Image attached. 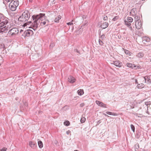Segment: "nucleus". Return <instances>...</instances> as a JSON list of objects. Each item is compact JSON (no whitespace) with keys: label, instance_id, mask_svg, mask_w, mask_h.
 I'll use <instances>...</instances> for the list:
<instances>
[{"label":"nucleus","instance_id":"1","mask_svg":"<svg viewBox=\"0 0 151 151\" xmlns=\"http://www.w3.org/2000/svg\"><path fill=\"white\" fill-rule=\"evenodd\" d=\"M45 16V14L42 13H40L39 14L33 15L32 17L33 21L32 23V21L25 23L28 20L30 16V13L27 10H26L23 12L22 15L19 17L18 18V20L22 23H24L23 25V26L24 27L26 26L27 24L31 23V25L29 28H31L34 31H35L38 27L40 20L42 21L43 17Z\"/></svg>","mask_w":151,"mask_h":151},{"label":"nucleus","instance_id":"3","mask_svg":"<svg viewBox=\"0 0 151 151\" xmlns=\"http://www.w3.org/2000/svg\"><path fill=\"white\" fill-rule=\"evenodd\" d=\"M9 19L8 18L4 17L1 14L0 18V25L2 26H6L9 23Z\"/></svg>","mask_w":151,"mask_h":151},{"label":"nucleus","instance_id":"48","mask_svg":"<svg viewBox=\"0 0 151 151\" xmlns=\"http://www.w3.org/2000/svg\"><path fill=\"white\" fill-rule=\"evenodd\" d=\"M105 116H108L106 114H105Z\"/></svg>","mask_w":151,"mask_h":151},{"label":"nucleus","instance_id":"37","mask_svg":"<svg viewBox=\"0 0 151 151\" xmlns=\"http://www.w3.org/2000/svg\"><path fill=\"white\" fill-rule=\"evenodd\" d=\"M54 46V42H51L50 43V47H52Z\"/></svg>","mask_w":151,"mask_h":151},{"label":"nucleus","instance_id":"12","mask_svg":"<svg viewBox=\"0 0 151 151\" xmlns=\"http://www.w3.org/2000/svg\"><path fill=\"white\" fill-rule=\"evenodd\" d=\"M143 78L145 80V82L147 83H149L151 82L150 79L148 76H145L143 77Z\"/></svg>","mask_w":151,"mask_h":151},{"label":"nucleus","instance_id":"32","mask_svg":"<svg viewBox=\"0 0 151 151\" xmlns=\"http://www.w3.org/2000/svg\"><path fill=\"white\" fill-rule=\"evenodd\" d=\"M139 148V145L138 144H136L135 145V150L136 149L138 150Z\"/></svg>","mask_w":151,"mask_h":151},{"label":"nucleus","instance_id":"25","mask_svg":"<svg viewBox=\"0 0 151 151\" xmlns=\"http://www.w3.org/2000/svg\"><path fill=\"white\" fill-rule=\"evenodd\" d=\"M125 24L127 26H129L131 25V24L130 22L128 21L125 20L124 21Z\"/></svg>","mask_w":151,"mask_h":151},{"label":"nucleus","instance_id":"15","mask_svg":"<svg viewBox=\"0 0 151 151\" xmlns=\"http://www.w3.org/2000/svg\"><path fill=\"white\" fill-rule=\"evenodd\" d=\"M127 67L132 68H134L136 67L135 65L134 64L131 63H127Z\"/></svg>","mask_w":151,"mask_h":151},{"label":"nucleus","instance_id":"5","mask_svg":"<svg viewBox=\"0 0 151 151\" xmlns=\"http://www.w3.org/2000/svg\"><path fill=\"white\" fill-rule=\"evenodd\" d=\"M19 32V30L16 28H13L10 30L8 32V33L11 35H13L17 34Z\"/></svg>","mask_w":151,"mask_h":151},{"label":"nucleus","instance_id":"11","mask_svg":"<svg viewBox=\"0 0 151 151\" xmlns=\"http://www.w3.org/2000/svg\"><path fill=\"white\" fill-rule=\"evenodd\" d=\"M109 25L108 22H104L102 24L100 25V27H101L102 29H105L107 28Z\"/></svg>","mask_w":151,"mask_h":151},{"label":"nucleus","instance_id":"28","mask_svg":"<svg viewBox=\"0 0 151 151\" xmlns=\"http://www.w3.org/2000/svg\"><path fill=\"white\" fill-rule=\"evenodd\" d=\"M125 52L126 54L129 55H130L131 53L130 51L127 50L125 51Z\"/></svg>","mask_w":151,"mask_h":151},{"label":"nucleus","instance_id":"52","mask_svg":"<svg viewBox=\"0 0 151 151\" xmlns=\"http://www.w3.org/2000/svg\"><path fill=\"white\" fill-rule=\"evenodd\" d=\"M21 31H22V30H20V32H21Z\"/></svg>","mask_w":151,"mask_h":151},{"label":"nucleus","instance_id":"31","mask_svg":"<svg viewBox=\"0 0 151 151\" xmlns=\"http://www.w3.org/2000/svg\"><path fill=\"white\" fill-rule=\"evenodd\" d=\"M99 42L100 45L101 46L103 45L104 43L102 41V40H101L100 39H99Z\"/></svg>","mask_w":151,"mask_h":151},{"label":"nucleus","instance_id":"6","mask_svg":"<svg viewBox=\"0 0 151 151\" xmlns=\"http://www.w3.org/2000/svg\"><path fill=\"white\" fill-rule=\"evenodd\" d=\"M135 26L136 29H140L142 27V23L141 20L137 21L135 22Z\"/></svg>","mask_w":151,"mask_h":151},{"label":"nucleus","instance_id":"30","mask_svg":"<svg viewBox=\"0 0 151 151\" xmlns=\"http://www.w3.org/2000/svg\"><path fill=\"white\" fill-rule=\"evenodd\" d=\"M127 20L129 22H131L133 21V19L132 18L129 17L128 18Z\"/></svg>","mask_w":151,"mask_h":151},{"label":"nucleus","instance_id":"22","mask_svg":"<svg viewBox=\"0 0 151 151\" xmlns=\"http://www.w3.org/2000/svg\"><path fill=\"white\" fill-rule=\"evenodd\" d=\"M106 114H109V115H113V116L117 115L116 113H112V112H109V111H107L106 112Z\"/></svg>","mask_w":151,"mask_h":151},{"label":"nucleus","instance_id":"44","mask_svg":"<svg viewBox=\"0 0 151 151\" xmlns=\"http://www.w3.org/2000/svg\"><path fill=\"white\" fill-rule=\"evenodd\" d=\"M75 51L80 54V52L77 49L75 50Z\"/></svg>","mask_w":151,"mask_h":151},{"label":"nucleus","instance_id":"53","mask_svg":"<svg viewBox=\"0 0 151 151\" xmlns=\"http://www.w3.org/2000/svg\"><path fill=\"white\" fill-rule=\"evenodd\" d=\"M150 61H151V59H150Z\"/></svg>","mask_w":151,"mask_h":151},{"label":"nucleus","instance_id":"4","mask_svg":"<svg viewBox=\"0 0 151 151\" xmlns=\"http://www.w3.org/2000/svg\"><path fill=\"white\" fill-rule=\"evenodd\" d=\"M10 27H9L8 25L4 26L0 25V32L3 33L4 32V33H6Z\"/></svg>","mask_w":151,"mask_h":151},{"label":"nucleus","instance_id":"41","mask_svg":"<svg viewBox=\"0 0 151 151\" xmlns=\"http://www.w3.org/2000/svg\"><path fill=\"white\" fill-rule=\"evenodd\" d=\"M70 133V130H68L66 132V133L68 135Z\"/></svg>","mask_w":151,"mask_h":151},{"label":"nucleus","instance_id":"34","mask_svg":"<svg viewBox=\"0 0 151 151\" xmlns=\"http://www.w3.org/2000/svg\"><path fill=\"white\" fill-rule=\"evenodd\" d=\"M144 85L142 84H139L137 85V86L139 88V87H141L142 88V87H143Z\"/></svg>","mask_w":151,"mask_h":151},{"label":"nucleus","instance_id":"27","mask_svg":"<svg viewBox=\"0 0 151 151\" xmlns=\"http://www.w3.org/2000/svg\"><path fill=\"white\" fill-rule=\"evenodd\" d=\"M100 38L102 40H104L106 38L105 35L104 34L102 35L101 36V37H100Z\"/></svg>","mask_w":151,"mask_h":151},{"label":"nucleus","instance_id":"40","mask_svg":"<svg viewBox=\"0 0 151 151\" xmlns=\"http://www.w3.org/2000/svg\"><path fill=\"white\" fill-rule=\"evenodd\" d=\"M85 105V104L83 103H82L80 104V106L81 107Z\"/></svg>","mask_w":151,"mask_h":151},{"label":"nucleus","instance_id":"39","mask_svg":"<svg viewBox=\"0 0 151 151\" xmlns=\"http://www.w3.org/2000/svg\"><path fill=\"white\" fill-rule=\"evenodd\" d=\"M67 24L68 25H73V23L72 22H68V23H67Z\"/></svg>","mask_w":151,"mask_h":151},{"label":"nucleus","instance_id":"23","mask_svg":"<svg viewBox=\"0 0 151 151\" xmlns=\"http://www.w3.org/2000/svg\"><path fill=\"white\" fill-rule=\"evenodd\" d=\"M140 17H139L138 15H135L134 17V19L135 22H136L137 21L140 20Z\"/></svg>","mask_w":151,"mask_h":151},{"label":"nucleus","instance_id":"26","mask_svg":"<svg viewBox=\"0 0 151 151\" xmlns=\"http://www.w3.org/2000/svg\"><path fill=\"white\" fill-rule=\"evenodd\" d=\"M64 124L66 126H68L70 124V122L68 121H66L64 122Z\"/></svg>","mask_w":151,"mask_h":151},{"label":"nucleus","instance_id":"8","mask_svg":"<svg viewBox=\"0 0 151 151\" xmlns=\"http://www.w3.org/2000/svg\"><path fill=\"white\" fill-rule=\"evenodd\" d=\"M96 103L99 106L103 108H107V107L106 106V105L101 101L97 100L96 101Z\"/></svg>","mask_w":151,"mask_h":151},{"label":"nucleus","instance_id":"17","mask_svg":"<svg viewBox=\"0 0 151 151\" xmlns=\"http://www.w3.org/2000/svg\"><path fill=\"white\" fill-rule=\"evenodd\" d=\"M136 11V9L133 8L131 10L130 13L132 14L133 15H136V14L135 12Z\"/></svg>","mask_w":151,"mask_h":151},{"label":"nucleus","instance_id":"46","mask_svg":"<svg viewBox=\"0 0 151 151\" xmlns=\"http://www.w3.org/2000/svg\"><path fill=\"white\" fill-rule=\"evenodd\" d=\"M29 2H32V1H33V0H29Z\"/></svg>","mask_w":151,"mask_h":151},{"label":"nucleus","instance_id":"2","mask_svg":"<svg viewBox=\"0 0 151 151\" xmlns=\"http://www.w3.org/2000/svg\"><path fill=\"white\" fill-rule=\"evenodd\" d=\"M8 3L9 9L12 11H15L19 5V1L18 0H14Z\"/></svg>","mask_w":151,"mask_h":151},{"label":"nucleus","instance_id":"20","mask_svg":"<svg viewBox=\"0 0 151 151\" xmlns=\"http://www.w3.org/2000/svg\"><path fill=\"white\" fill-rule=\"evenodd\" d=\"M61 18V16L60 15L58 16L56 18L55 20L54 21L55 22H58L60 19Z\"/></svg>","mask_w":151,"mask_h":151},{"label":"nucleus","instance_id":"21","mask_svg":"<svg viewBox=\"0 0 151 151\" xmlns=\"http://www.w3.org/2000/svg\"><path fill=\"white\" fill-rule=\"evenodd\" d=\"M143 56L144 53L142 52H139L137 55L138 57L139 58H142Z\"/></svg>","mask_w":151,"mask_h":151},{"label":"nucleus","instance_id":"7","mask_svg":"<svg viewBox=\"0 0 151 151\" xmlns=\"http://www.w3.org/2000/svg\"><path fill=\"white\" fill-rule=\"evenodd\" d=\"M25 36H29L30 35H32L33 34V31L31 29H28L25 31L24 32Z\"/></svg>","mask_w":151,"mask_h":151},{"label":"nucleus","instance_id":"43","mask_svg":"<svg viewBox=\"0 0 151 151\" xmlns=\"http://www.w3.org/2000/svg\"><path fill=\"white\" fill-rule=\"evenodd\" d=\"M129 29L130 30L132 31H133V29L131 26L129 27Z\"/></svg>","mask_w":151,"mask_h":151},{"label":"nucleus","instance_id":"38","mask_svg":"<svg viewBox=\"0 0 151 151\" xmlns=\"http://www.w3.org/2000/svg\"><path fill=\"white\" fill-rule=\"evenodd\" d=\"M103 19L104 20H107L108 19V17L107 16L104 17Z\"/></svg>","mask_w":151,"mask_h":151},{"label":"nucleus","instance_id":"18","mask_svg":"<svg viewBox=\"0 0 151 151\" xmlns=\"http://www.w3.org/2000/svg\"><path fill=\"white\" fill-rule=\"evenodd\" d=\"M14 1V0H3V3L6 6L8 5V3L11 1Z\"/></svg>","mask_w":151,"mask_h":151},{"label":"nucleus","instance_id":"29","mask_svg":"<svg viewBox=\"0 0 151 151\" xmlns=\"http://www.w3.org/2000/svg\"><path fill=\"white\" fill-rule=\"evenodd\" d=\"M131 128L132 130L134 132H135V127L134 126L133 124H131L130 125Z\"/></svg>","mask_w":151,"mask_h":151},{"label":"nucleus","instance_id":"19","mask_svg":"<svg viewBox=\"0 0 151 151\" xmlns=\"http://www.w3.org/2000/svg\"><path fill=\"white\" fill-rule=\"evenodd\" d=\"M38 144L39 148H42L43 147V144L42 142L41 141H39L38 142Z\"/></svg>","mask_w":151,"mask_h":151},{"label":"nucleus","instance_id":"42","mask_svg":"<svg viewBox=\"0 0 151 151\" xmlns=\"http://www.w3.org/2000/svg\"><path fill=\"white\" fill-rule=\"evenodd\" d=\"M63 108L67 109H68V106H65Z\"/></svg>","mask_w":151,"mask_h":151},{"label":"nucleus","instance_id":"14","mask_svg":"<svg viewBox=\"0 0 151 151\" xmlns=\"http://www.w3.org/2000/svg\"><path fill=\"white\" fill-rule=\"evenodd\" d=\"M77 93L78 95L81 96L84 93L83 90L81 89H79L77 91Z\"/></svg>","mask_w":151,"mask_h":151},{"label":"nucleus","instance_id":"36","mask_svg":"<svg viewBox=\"0 0 151 151\" xmlns=\"http://www.w3.org/2000/svg\"><path fill=\"white\" fill-rule=\"evenodd\" d=\"M7 148L6 147H3L2 149H0V151H6Z\"/></svg>","mask_w":151,"mask_h":151},{"label":"nucleus","instance_id":"47","mask_svg":"<svg viewBox=\"0 0 151 151\" xmlns=\"http://www.w3.org/2000/svg\"><path fill=\"white\" fill-rule=\"evenodd\" d=\"M135 82L136 83H137V80H135Z\"/></svg>","mask_w":151,"mask_h":151},{"label":"nucleus","instance_id":"24","mask_svg":"<svg viewBox=\"0 0 151 151\" xmlns=\"http://www.w3.org/2000/svg\"><path fill=\"white\" fill-rule=\"evenodd\" d=\"M86 121V118L84 117H83L82 116L81 119V123H84Z\"/></svg>","mask_w":151,"mask_h":151},{"label":"nucleus","instance_id":"9","mask_svg":"<svg viewBox=\"0 0 151 151\" xmlns=\"http://www.w3.org/2000/svg\"><path fill=\"white\" fill-rule=\"evenodd\" d=\"M113 62L114 64L118 68L121 67L122 65V63L119 61H114Z\"/></svg>","mask_w":151,"mask_h":151},{"label":"nucleus","instance_id":"13","mask_svg":"<svg viewBox=\"0 0 151 151\" xmlns=\"http://www.w3.org/2000/svg\"><path fill=\"white\" fill-rule=\"evenodd\" d=\"M29 145L32 148H34L35 147V145H36L35 142L32 141L29 142Z\"/></svg>","mask_w":151,"mask_h":151},{"label":"nucleus","instance_id":"16","mask_svg":"<svg viewBox=\"0 0 151 151\" xmlns=\"http://www.w3.org/2000/svg\"><path fill=\"white\" fill-rule=\"evenodd\" d=\"M143 41H145L146 42H149L150 41V38L149 37L146 36L144 37H143Z\"/></svg>","mask_w":151,"mask_h":151},{"label":"nucleus","instance_id":"49","mask_svg":"<svg viewBox=\"0 0 151 151\" xmlns=\"http://www.w3.org/2000/svg\"><path fill=\"white\" fill-rule=\"evenodd\" d=\"M74 151H79L78 150H75Z\"/></svg>","mask_w":151,"mask_h":151},{"label":"nucleus","instance_id":"35","mask_svg":"<svg viewBox=\"0 0 151 151\" xmlns=\"http://www.w3.org/2000/svg\"><path fill=\"white\" fill-rule=\"evenodd\" d=\"M46 23V22L45 21H44L43 22H40V25L42 26H44Z\"/></svg>","mask_w":151,"mask_h":151},{"label":"nucleus","instance_id":"10","mask_svg":"<svg viewBox=\"0 0 151 151\" xmlns=\"http://www.w3.org/2000/svg\"><path fill=\"white\" fill-rule=\"evenodd\" d=\"M68 81L69 82L72 83H74L76 80V79L75 78L71 76H69L68 77Z\"/></svg>","mask_w":151,"mask_h":151},{"label":"nucleus","instance_id":"45","mask_svg":"<svg viewBox=\"0 0 151 151\" xmlns=\"http://www.w3.org/2000/svg\"><path fill=\"white\" fill-rule=\"evenodd\" d=\"M24 105L25 106H27V104L26 102H25L24 103Z\"/></svg>","mask_w":151,"mask_h":151},{"label":"nucleus","instance_id":"33","mask_svg":"<svg viewBox=\"0 0 151 151\" xmlns=\"http://www.w3.org/2000/svg\"><path fill=\"white\" fill-rule=\"evenodd\" d=\"M119 18V17L118 16H116L112 20L114 21H115L117 20Z\"/></svg>","mask_w":151,"mask_h":151},{"label":"nucleus","instance_id":"50","mask_svg":"<svg viewBox=\"0 0 151 151\" xmlns=\"http://www.w3.org/2000/svg\"><path fill=\"white\" fill-rule=\"evenodd\" d=\"M63 1H64L65 0H62Z\"/></svg>","mask_w":151,"mask_h":151},{"label":"nucleus","instance_id":"51","mask_svg":"<svg viewBox=\"0 0 151 151\" xmlns=\"http://www.w3.org/2000/svg\"><path fill=\"white\" fill-rule=\"evenodd\" d=\"M21 31H22V30H20V32H21Z\"/></svg>","mask_w":151,"mask_h":151}]
</instances>
